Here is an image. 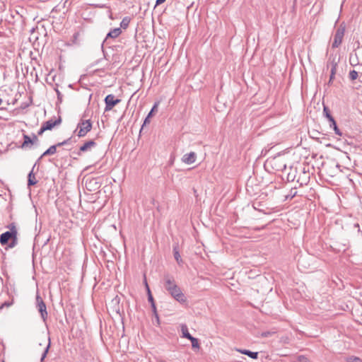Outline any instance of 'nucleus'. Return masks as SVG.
<instances>
[{
    "instance_id": "obj_7",
    "label": "nucleus",
    "mask_w": 362,
    "mask_h": 362,
    "mask_svg": "<svg viewBox=\"0 0 362 362\" xmlns=\"http://www.w3.org/2000/svg\"><path fill=\"white\" fill-rule=\"evenodd\" d=\"M71 141V138L66 139V140H64V141L62 142H59L55 145H52L47 150H46L42 155L39 158L38 160H40L42 157L45 156H49V155H53L56 153L57 151V148L59 147V146H62L63 145H65L66 144H68L69 141Z\"/></svg>"
},
{
    "instance_id": "obj_24",
    "label": "nucleus",
    "mask_w": 362,
    "mask_h": 362,
    "mask_svg": "<svg viewBox=\"0 0 362 362\" xmlns=\"http://www.w3.org/2000/svg\"><path fill=\"white\" fill-rule=\"evenodd\" d=\"M145 284H146V289H147V291H148V301L151 303H154V300H153V296H152V295L151 293L150 288H149L146 281H145Z\"/></svg>"
},
{
    "instance_id": "obj_5",
    "label": "nucleus",
    "mask_w": 362,
    "mask_h": 362,
    "mask_svg": "<svg viewBox=\"0 0 362 362\" xmlns=\"http://www.w3.org/2000/svg\"><path fill=\"white\" fill-rule=\"evenodd\" d=\"M269 163L272 165V167L278 171H283L286 168V164L284 160V158L281 156H277L272 158L269 160Z\"/></svg>"
},
{
    "instance_id": "obj_27",
    "label": "nucleus",
    "mask_w": 362,
    "mask_h": 362,
    "mask_svg": "<svg viewBox=\"0 0 362 362\" xmlns=\"http://www.w3.org/2000/svg\"><path fill=\"white\" fill-rule=\"evenodd\" d=\"M347 362H362V360L356 356H350L346 358Z\"/></svg>"
},
{
    "instance_id": "obj_17",
    "label": "nucleus",
    "mask_w": 362,
    "mask_h": 362,
    "mask_svg": "<svg viewBox=\"0 0 362 362\" xmlns=\"http://www.w3.org/2000/svg\"><path fill=\"white\" fill-rule=\"evenodd\" d=\"M173 255L177 264H180L182 262V259L179 253L177 245L173 247Z\"/></svg>"
},
{
    "instance_id": "obj_23",
    "label": "nucleus",
    "mask_w": 362,
    "mask_h": 362,
    "mask_svg": "<svg viewBox=\"0 0 362 362\" xmlns=\"http://www.w3.org/2000/svg\"><path fill=\"white\" fill-rule=\"evenodd\" d=\"M358 76V72L355 70H351L349 71V77L351 81L356 80Z\"/></svg>"
},
{
    "instance_id": "obj_11",
    "label": "nucleus",
    "mask_w": 362,
    "mask_h": 362,
    "mask_svg": "<svg viewBox=\"0 0 362 362\" xmlns=\"http://www.w3.org/2000/svg\"><path fill=\"white\" fill-rule=\"evenodd\" d=\"M122 33V30L120 28H116L111 30L106 35L105 39L103 41V43H107L109 39H115L120 35Z\"/></svg>"
},
{
    "instance_id": "obj_1",
    "label": "nucleus",
    "mask_w": 362,
    "mask_h": 362,
    "mask_svg": "<svg viewBox=\"0 0 362 362\" xmlns=\"http://www.w3.org/2000/svg\"><path fill=\"white\" fill-rule=\"evenodd\" d=\"M6 227L8 230L1 234L0 244L1 245H5L8 243V247L10 248H13L18 245V230L17 225L15 222H12Z\"/></svg>"
},
{
    "instance_id": "obj_37",
    "label": "nucleus",
    "mask_w": 362,
    "mask_h": 362,
    "mask_svg": "<svg viewBox=\"0 0 362 362\" xmlns=\"http://www.w3.org/2000/svg\"><path fill=\"white\" fill-rule=\"evenodd\" d=\"M34 139L37 140V137L35 135H34Z\"/></svg>"
},
{
    "instance_id": "obj_29",
    "label": "nucleus",
    "mask_w": 362,
    "mask_h": 362,
    "mask_svg": "<svg viewBox=\"0 0 362 362\" xmlns=\"http://www.w3.org/2000/svg\"><path fill=\"white\" fill-rule=\"evenodd\" d=\"M329 127L331 128H333L334 129V127H336L337 125V123H336V121L334 120V119H332V120H330L329 121Z\"/></svg>"
},
{
    "instance_id": "obj_30",
    "label": "nucleus",
    "mask_w": 362,
    "mask_h": 362,
    "mask_svg": "<svg viewBox=\"0 0 362 362\" xmlns=\"http://www.w3.org/2000/svg\"><path fill=\"white\" fill-rule=\"evenodd\" d=\"M335 134L338 136H341L342 135V132L340 131V129L337 127V126L336 127H334V129H333Z\"/></svg>"
},
{
    "instance_id": "obj_14",
    "label": "nucleus",
    "mask_w": 362,
    "mask_h": 362,
    "mask_svg": "<svg viewBox=\"0 0 362 362\" xmlns=\"http://www.w3.org/2000/svg\"><path fill=\"white\" fill-rule=\"evenodd\" d=\"M237 351L243 354L248 356L253 359H257L258 357V352H253L247 349H237Z\"/></svg>"
},
{
    "instance_id": "obj_16",
    "label": "nucleus",
    "mask_w": 362,
    "mask_h": 362,
    "mask_svg": "<svg viewBox=\"0 0 362 362\" xmlns=\"http://www.w3.org/2000/svg\"><path fill=\"white\" fill-rule=\"evenodd\" d=\"M181 331H182V337H184V338H186V339H191L192 338V335L189 334V331H188V327L186 325L183 324L181 325Z\"/></svg>"
},
{
    "instance_id": "obj_34",
    "label": "nucleus",
    "mask_w": 362,
    "mask_h": 362,
    "mask_svg": "<svg viewBox=\"0 0 362 362\" xmlns=\"http://www.w3.org/2000/svg\"><path fill=\"white\" fill-rule=\"evenodd\" d=\"M56 91L57 93L58 98L60 99V97L62 96L61 93L58 90H57Z\"/></svg>"
},
{
    "instance_id": "obj_3",
    "label": "nucleus",
    "mask_w": 362,
    "mask_h": 362,
    "mask_svg": "<svg viewBox=\"0 0 362 362\" xmlns=\"http://www.w3.org/2000/svg\"><path fill=\"white\" fill-rule=\"evenodd\" d=\"M92 129V122L90 119L81 120L75 130L78 137L85 136Z\"/></svg>"
},
{
    "instance_id": "obj_28",
    "label": "nucleus",
    "mask_w": 362,
    "mask_h": 362,
    "mask_svg": "<svg viewBox=\"0 0 362 362\" xmlns=\"http://www.w3.org/2000/svg\"><path fill=\"white\" fill-rule=\"evenodd\" d=\"M274 332H264L262 333V337H268L274 334Z\"/></svg>"
},
{
    "instance_id": "obj_25",
    "label": "nucleus",
    "mask_w": 362,
    "mask_h": 362,
    "mask_svg": "<svg viewBox=\"0 0 362 362\" xmlns=\"http://www.w3.org/2000/svg\"><path fill=\"white\" fill-rule=\"evenodd\" d=\"M337 63L334 61L331 62V74L332 75H335L337 72Z\"/></svg>"
},
{
    "instance_id": "obj_21",
    "label": "nucleus",
    "mask_w": 362,
    "mask_h": 362,
    "mask_svg": "<svg viewBox=\"0 0 362 362\" xmlns=\"http://www.w3.org/2000/svg\"><path fill=\"white\" fill-rule=\"evenodd\" d=\"M323 113L325 115V117L328 119L329 121L332 120V119H334V117L330 114V111H329V108L326 106H324Z\"/></svg>"
},
{
    "instance_id": "obj_10",
    "label": "nucleus",
    "mask_w": 362,
    "mask_h": 362,
    "mask_svg": "<svg viewBox=\"0 0 362 362\" xmlns=\"http://www.w3.org/2000/svg\"><path fill=\"white\" fill-rule=\"evenodd\" d=\"M197 159V154L195 152H190L188 153H185L183 155L182 158V161L187 165H190L194 163Z\"/></svg>"
},
{
    "instance_id": "obj_2",
    "label": "nucleus",
    "mask_w": 362,
    "mask_h": 362,
    "mask_svg": "<svg viewBox=\"0 0 362 362\" xmlns=\"http://www.w3.org/2000/svg\"><path fill=\"white\" fill-rule=\"evenodd\" d=\"M165 288L168 291L173 298L180 303L186 301V298L180 287L176 284L174 279L169 275H165L163 279Z\"/></svg>"
},
{
    "instance_id": "obj_6",
    "label": "nucleus",
    "mask_w": 362,
    "mask_h": 362,
    "mask_svg": "<svg viewBox=\"0 0 362 362\" xmlns=\"http://www.w3.org/2000/svg\"><path fill=\"white\" fill-rule=\"evenodd\" d=\"M119 99H115V95L112 94L107 95L105 98V111H110L114 106L120 103Z\"/></svg>"
},
{
    "instance_id": "obj_35",
    "label": "nucleus",
    "mask_w": 362,
    "mask_h": 362,
    "mask_svg": "<svg viewBox=\"0 0 362 362\" xmlns=\"http://www.w3.org/2000/svg\"><path fill=\"white\" fill-rule=\"evenodd\" d=\"M334 76L335 75H332V74L330 73V78H329V81H332L334 78Z\"/></svg>"
},
{
    "instance_id": "obj_36",
    "label": "nucleus",
    "mask_w": 362,
    "mask_h": 362,
    "mask_svg": "<svg viewBox=\"0 0 362 362\" xmlns=\"http://www.w3.org/2000/svg\"><path fill=\"white\" fill-rule=\"evenodd\" d=\"M2 103H3V100L1 98H0V105L2 104Z\"/></svg>"
},
{
    "instance_id": "obj_12",
    "label": "nucleus",
    "mask_w": 362,
    "mask_h": 362,
    "mask_svg": "<svg viewBox=\"0 0 362 362\" xmlns=\"http://www.w3.org/2000/svg\"><path fill=\"white\" fill-rule=\"evenodd\" d=\"M95 146L96 143L93 140L88 141L80 147V152L88 151L90 150L93 147H95Z\"/></svg>"
},
{
    "instance_id": "obj_20",
    "label": "nucleus",
    "mask_w": 362,
    "mask_h": 362,
    "mask_svg": "<svg viewBox=\"0 0 362 362\" xmlns=\"http://www.w3.org/2000/svg\"><path fill=\"white\" fill-rule=\"evenodd\" d=\"M297 194L296 188H292L289 193L286 195V199H292Z\"/></svg>"
},
{
    "instance_id": "obj_9",
    "label": "nucleus",
    "mask_w": 362,
    "mask_h": 362,
    "mask_svg": "<svg viewBox=\"0 0 362 362\" xmlns=\"http://www.w3.org/2000/svg\"><path fill=\"white\" fill-rule=\"evenodd\" d=\"M61 123V118L59 117L58 119L52 120L49 119L47 122H45L42 127L40 128L38 134H42L46 130H51L53 127H54L56 125Z\"/></svg>"
},
{
    "instance_id": "obj_32",
    "label": "nucleus",
    "mask_w": 362,
    "mask_h": 362,
    "mask_svg": "<svg viewBox=\"0 0 362 362\" xmlns=\"http://www.w3.org/2000/svg\"><path fill=\"white\" fill-rule=\"evenodd\" d=\"M166 0H156V6L164 3Z\"/></svg>"
},
{
    "instance_id": "obj_19",
    "label": "nucleus",
    "mask_w": 362,
    "mask_h": 362,
    "mask_svg": "<svg viewBox=\"0 0 362 362\" xmlns=\"http://www.w3.org/2000/svg\"><path fill=\"white\" fill-rule=\"evenodd\" d=\"M130 18L128 17L124 18L120 23V28L126 29L129 24Z\"/></svg>"
},
{
    "instance_id": "obj_18",
    "label": "nucleus",
    "mask_w": 362,
    "mask_h": 362,
    "mask_svg": "<svg viewBox=\"0 0 362 362\" xmlns=\"http://www.w3.org/2000/svg\"><path fill=\"white\" fill-rule=\"evenodd\" d=\"M189 340H190V341L192 343V349H199L200 348V345H199V342L198 339H197V338H195L194 337H192V338L189 339Z\"/></svg>"
},
{
    "instance_id": "obj_26",
    "label": "nucleus",
    "mask_w": 362,
    "mask_h": 362,
    "mask_svg": "<svg viewBox=\"0 0 362 362\" xmlns=\"http://www.w3.org/2000/svg\"><path fill=\"white\" fill-rule=\"evenodd\" d=\"M49 346H50V339H49V343L47 346V347L45 348L42 355V357H41V361H43L44 359L45 358L47 353H48V351H49Z\"/></svg>"
},
{
    "instance_id": "obj_8",
    "label": "nucleus",
    "mask_w": 362,
    "mask_h": 362,
    "mask_svg": "<svg viewBox=\"0 0 362 362\" xmlns=\"http://www.w3.org/2000/svg\"><path fill=\"white\" fill-rule=\"evenodd\" d=\"M344 35V28H339L337 30V31L334 34V41L332 42L333 48H337L341 45L342 40H343Z\"/></svg>"
},
{
    "instance_id": "obj_13",
    "label": "nucleus",
    "mask_w": 362,
    "mask_h": 362,
    "mask_svg": "<svg viewBox=\"0 0 362 362\" xmlns=\"http://www.w3.org/2000/svg\"><path fill=\"white\" fill-rule=\"evenodd\" d=\"M35 167V164L34 165L32 170L28 173V187L35 185L37 182L35 175L33 173Z\"/></svg>"
},
{
    "instance_id": "obj_22",
    "label": "nucleus",
    "mask_w": 362,
    "mask_h": 362,
    "mask_svg": "<svg viewBox=\"0 0 362 362\" xmlns=\"http://www.w3.org/2000/svg\"><path fill=\"white\" fill-rule=\"evenodd\" d=\"M24 141L22 144V147H25L28 144H33V141L30 139V137L28 135L23 136Z\"/></svg>"
},
{
    "instance_id": "obj_15",
    "label": "nucleus",
    "mask_w": 362,
    "mask_h": 362,
    "mask_svg": "<svg viewBox=\"0 0 362 362\" xmlns=\"http://www.w3.org/2000/svg\"><path fill=\"white\" fill-rule=\"evenodd\" d=\"M157 107H158V103H155L154 105L153 106L151 110L150 111V112L148 114L147 117L145 118L144 119V124H143V127L147 124H149L150 123V118L152 117L153 115V113L156 111H157Z\"/></svg>"
},
{
    "instance_id": "obj_31",
    "label": "nucleus",
    "mask_w": 362,
    "mask_h": 362,
    "mask_svg": "<svg viewBox=\"0 0 362 362\" xmlns=\"http://www.w3.org/2000/svg\"><path fill=\"white\" fill-rule=\"evenodd\" d=\"M151 307H152L153 310V312H154V313H155V315H156V318H157V320L158 321V315H157V313H156V308L155 303H151Z\"/></svg>"
},
{
    "instance_id": "obj_4",
    "label": "nucleus",
    "mask_w": 362,
    "mask_h": 362,
    "mask_svg": "<svg viewBox=\"0 0 362 362\" xmlns=\"http://www.w3.org/2000/svg\"><path fill=\"white\" fill-rule=\"evenodd\" d=\"M36 308H37L39 313H40L41 317L44 322L46 321L47 318V312L46 305L42 300V298L39 295L38 292L36 295Z\"/></svg>"
},
{
    "instance_id": "obj_33",
    "label": "nucleus",
    "mask_w": 362,
    "mask_h": 362,
    "mask_svg": "<svg viewBox=\"0 0 362 362\" xmlns=\"http://www.w3.org/2000/svg\"><path fill=\"white\" fill-rule=\"evenodd\" d=\"M11 304L8 303H4V304H2L1 306H0V310L2 309L4 306H9Z\"/></svg>"
}]
</instances>
